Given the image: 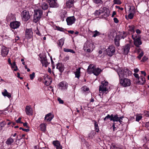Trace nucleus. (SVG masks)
Here are the masks:
<instances>
[{"instance_id":"338daca9","label":"nucleus","mask_w":149,"mask_h":149,"mask_svg":"<svg viewBox=\"0 0 149 149\" xmlns=\"http://www.w3.org/2000/svg\"><path fill=\"white\" fill-rule=\"evenodd\" d=\"M57 29L58 30L60 31H63V29L62 28H61L59 27H57Z\"/></svg>"},{"instance_id":"c756f323","label":"nucleus","mask_w":149,"mask_h":149,"mask_svg":"<svg viewBox=\"0 0 149 149\" xmlns=\"http://www.w3.org/2000/svg\"><path fill=\"white\" fill-rule=\"evenodd\" d=\"M65 39L63 38H62L59 40L58 42V46L61 47L63 45Z\"/></svg>"},{"instance_id":"2f4dec72","label":"nucleus","mask_w":149,"mask_h":149,"mask_svg":"<svg viewBox=\"0 0 149 149\" xmlns=\"http://www.w3.org/2000/svg\"><path fill=\"white\" fill-rule=\"evenodd\" d=\"M80 68H79L76 70V71L74 72L75 77L79 78L80 76Z\"/></svg>"},{"instance_id":"423d86ee","label":"nucleus","mask_w":149,"mask_h":149,"mask_svg":"<svg viewBox=\"0 0 149 149\" xmlns=\"http://www.w3.org/2000/svg\"><path fill=\"white\" fill-rule=\"evenodd\" d=\"M108 82L107 81H103L101 84L99 86V91L100 93H104L108 91L109 87L108 86Z\"/></svg>"},{"instance_id":"e2e57ef3","label":"nucleus","mask_w":149,"mask_h":149,"mask_svg":"<svg viewBox=\"0 0 149 149\" xmlns=\"http://www.w3.org/2000/svg\"><path fill=\"white\" fill-rule=\"evenodd\" d=\"M115 123H113L112 127L113 128V131H114L116 130V127H115Z\"/></svg>"},{"instance_id":"bf43d9fd","label":"nucleus","mask_w":149,"mask_h":149,"mask_svg":"<svg viewBox=\"0 0 149 149\" xmlns=\"http://www.w3.org/2000/svg\"><path fill=\"white\" fill-rule=\"evenodd\" d=\"M23 124V126H24V127H26L28 128V129H29V126H28L27 125V123H26V122L24 123H22Z\"/></svg>"},{"instance_id":"a18cd8bd","label":"nucleus","mask_w":149,"mask_h":149,"mask_svg":"<svg viewBox=\"0 0 149 149\" xmlns=\"http://www.w3.org/2000/svg\"><path fill=\"white\" fill-rule=\"evenodd\" d=\"M135 51L138 54L140 52H141L142 50L140 48H139V47H137L135 49Z\"/></svg>"},{"instance_id":"c9c22d12","label":"nucleus","mask_w":149,"mask_h":149,"mask_svg":"<svg viewBox=\"0 0 149 149\" xmlns=\"http://www.w3.org/2000/svg\"><path fill=\"white\" fill-rule=\"evenodd\" d=\"M94 127L95 129L97 132H98L99 131V128L98 124L97 123V122L96 120H94Z\"/></svg>"},{"instance_id":"79ce46f5","label":"nucleus","mask_w":149,"mask_h":149,"mask_svg":"<svg viewBox=\"0 0 149 149\" xmlns=\"http://www.w3.org/2000/svg\"><path fill=\"white\" fill-rule=\"evenodd\" d=\"M94 1L96 4L98 5L102 4V3L101 0H95Z\"/></svg>"},{"instance_id":"aec40b11","label":"nucleus","mask_w":149,"mask_h":149,"mask_svg":"<svg viewBox=\"0 0 149 149\" xmlns=\"http://www.w3.org/2000/svg\"><path fill=\"white\" fill-rule=\"evenodd\" d=\"M132 8H133L132 10L130 11L131 9L132 8V7H130L129 9V11H129V13H130L128 16L129 18L130 19H132L134 17V14L135 13V10H134V9L133 8V7H132Z\"/></svg>"},{"instance_id":"9b49d317","label":"nucleus","mask_w":149,"mask_h":149,"mask_svg":"<svg viewBox=\"0 0 149 149\" xmlns=\"http://www.w3.org/2000/svg\"><path fill=\"white\" fill-rule=\"evenodd\" d=\"M76 20V19L74 16L68 17L66 19V21L67 25L70 26L74 23Z\"/></svg>"},{"instance_id":"ea45409f","label":"nucleus","mask_w":149,"mask_h":149,"mask_svg":"<svg viewBox=\"0 0 149 149\" xmlns=\"http://www.w3.org/2000/svg\"><path fill=\"white\" fill-rule=\"evenodd\" d=\"M63 50L65 52H70L72 53H75V52L72 49L68 48H64Z\"/></svg>"},{"instance_id":"b1692460","label":"nucleus","mask_w":149,"mask_h":149,"mask_svg":"<svg viewBox=\"0 0 149 149\" xmlns=\"http://www.w3.org/2000/svg\"><path fill=\"white\" fill-rule=\"evenodd\" d=\"M115 117V115H114L113 114L110 115L109 114H108L104 118V121H106L107 119H110V120L112 121L113 122L114 118Z\"/></svg>"},{"instance_id":"f704fd0d","label":"nucleus","mask_w":149,"mask_h":149,"mask_svg":"<svg viewBox=\"0 0 149 149\" xmlns=\"http://www.w3.org/2000/svg\"><path fill=\"white\" fill-rule=\"evenodd\" d=\"M40 129L42 131L44 132L46 129V125L45 124H41L40 125Z\"/></svg>"},{"instance_id":"9d476101","label":"nucleus","mask_w":149,"mask_h":149,"mask_svg":"<svg viewBox=\"0 0 149 149\" xmlns=\"http://www.w3.org/2000/svg\"><path fill=\"white\" fill-rule=\"evenodd\" d=\"M21 16L22 19L25 21L28 20L30 17V15L29 14V12L26 10L22 11L21 13Z\"/></svg>"},{"instance_id":"8fccbe9b","label":"nucleus","mask_w":149,"mask_h":149,"mask_svg":"<svg viewBox=\"0 0 149 149\" xmlns=\"http://www.w3.org/2000/svg\"><path fill=\"white\" fill-rule=\"evenodd\" d=\"M19 129L20 130H22L23 131L26 132H28L29 131V129H24L22 127H20Z\"/></svg>"},{"instance_id":"473e14b6","label":"nucleus","mask_w":149,"mask_h":149,"mask_svg":"<svg viewBox=\"0 0 149 149\" xmlns=\"http://www.w3.org/2000/svg\"><path fill=\"white\" fill-rule=\"evenodd\" d=\"M118 121L120 123V124H122V120L119 119L118 115L117 114H116V115H115V117L113 120V122Z\"/></svg>"},{"instance_id":"09e8293b","label":"nucleus","mask_w":149,"mask_h":149,"mask_svg":"<svg viewBox=\"0 0 149 149\" xmlns=\"http://www.w3.org/2000/svg\"><path fill=\"white\" fill-rule=\"evenodd\" d=\"M61 19L62 21L64 20V18L65 17V15L64 14H61Z\"/></svg>"},{"instance_id":"4be33fe9","label":"nucleus","mask_w":149,"mask_h":149,"mask_svg":"<svg viewBox=\"0 0 149 149\" xmlns=\"http://www.w3.org/2000/svg\"><path fill=\"white\" fill-rule=\"evenodd\" d=\"M120 37L119 35H117L114 39L115 44L117 47H119L120 46Z\"/></svg>"},{"instance_id":"de8ad7c7","label":"nucleus","mask_w":149,"mask_h":149,"mask_svg":"<svg viewBox=\"0 0 149 149\" xmlns=\"http://www.w3.org/2000/svg\"><path fill=\"white\" fill-rule=\"evenodd\" d=\"M35 73L34 72L32 73L30 75V78L31 80H33L35 77Z\"/></svg>"},{"instance_id":"6e6d98bb","label":"nucleus","mask_w":149,"mask_h":149,"mask_svg":"<svg viewBox=\"0 0 149 149\" xmlns=\"http://www.w3.org/2000/svg\"><path fill=\"white\" fill-rule=\"evenodd\" d=\"M111 149H121L115 146H113L111 147Z\"/></svg>"},{"instance_id":"f3484780","label":"nucleus","mask_w":149,"mask_h":149,"mask_svg":"<svg viewBox=\"0 0 149 149\" xmlns=\"http://www.w3.org/2000/svg\"><path fill=\"white\" fill-rule=\"evenodd\" d=\"M52 143L56 149H62V146L59 141L57 140L53 141Z\"/></svg>"},{"instance_id":"393cba45","label":"nucleus","mask_w":149,"mask_h":149,"mask_svg":"<svg viewBox=\"0 0 149 149\" xmlns=\"http://www.w3.org/2000/svg\"><path fill=\"white\" fill-rule=\"evenodd\" d=\"M74 0H69L66 3L67 6L68 8H70L73 5Z\"/></svg>"},{"instance_id":"3c124183","label":"nucleus","mask_w":149,"mask_h":149,"mask_svg":"<svg viewBox=\"0 0 149 149\" xmlns=\"http://www.w3.org/2000/svg\"><path fill=\"white\" fill-rule=\"evenodd\" d=\"M144 115L146 117H149V111H146L144 112Z\"/></svg>"},{"instance_id":"680f3d73","label":"nucleus","mask_w":149,"mask_h":149,"mask_svg":"<svg viewBox=\"0 0 149 149\" xmlns=\"http://www.w3.org/2000/svg\"><path fill=\"white\" fill-rule=\"evenodd\" d=\"M145 126L148 128V129L149 130V122L146 123Z\"/></svg>"},{"instance_id":"2eb2a0df","label":"nucleus","mask_w":149,"mask_h":149,"mask_svg":"<svg viewBox=\"0 0 149 149\" xmlns=\"http://www.w3.org/2000/svg\"><path fill=\"white\" fill-rule=\"evenodd\" d=\"M49 3L50 7H56L58 5L56 2V0H46Z\"/></svg>"},{"instance_id":"a211bd4d","label":"nucleus","mask_w":149,"mask_h":149,"mask_svg":"<svg viewBox=\"0 0 149 149\" xmlns=\"http://www.w3.org/2000/svg\"><path fill=\"white\" fill-rule=\"evenodd\" d=\"M40 58L41 59V61L42 65L45 66V67H47L49 63L47 62L46 57L45 56L40 57Z\"/></svg>"},{"instance_id":"f8f14e48","label":"nucleus","mask_w":149,"mask_h":149,"mask_svg":"<svg viewBox=\"0 0 149 149\" xmlns=\"http://www.w3.org/2000/svg\"><path fill=\"white\" fill-rule=\"evenodd\" d=\"M130 48V45L129 44H127L123 46L122 49L123 54L125 55L127 54L129 52Z\"/></svg>"},{"instance_id":"72a5a7b5","label":"nucleus","mask_w":149,"mask_h":149,"mask_svg":"<svg viewBox=\"0 0 149 149\" xmlns=\"http://www.w3.org/2000/svg\"><path fill=\"white\" fill-rule=\"evenodd\" d=\"M48 5L45 3H43L41 5L42 9H43V10L47 9L48 8Z\"/></svg>"},{"instance_id":"58836bf2","label":"nucleus","mask_w":149,"mask_h":149,"mask_svg":"<svg viewBox=\"0 0 149 149\" xmlns=\"http://www.w3.org/2000/svg\"><path fill=\"white\" fill-rule=\"evenodd\" d=\"M121 38L124 39L127 36V33L125 31H123L120 34Z\"/></svg>"},{"instance_id":"f257e3e1","label":"nucleus","mask_w":149,"mask_h":149,"mask_svg":"<svg viewBox=\"0 0 149 149\" xmlns=\"http://www.w3.org/2000/svg\"><path fill=\"white\" fill-rule=\"evenodd\" d=\"M117 73L119 78H123L127 77L132 74V72L127 68H124L123 70L119 69L117 70Z\"/></svg>"},{"instance_id":"13d9d810","label":"nucleus","mask_w":149,"mask_h":149,"mask_svg":"<svg viewBox=\"0 0 149 149\" xmlns=\"http://www.w3.org/2000/svg\"><path fill=\"white\" fill-rule=\"evenodd\" d=\"M148 59V58L146 56H144L142 58V60L141 61L144 62Z\"/></svg>"},{"instance_id":"bb28decb","label":"nucleus","mask_w":149,"mask_h":149,"mask_svg":"<svg viewBox=\"0 0 149 149\" xmlns=\"http://www.w3.org/2000/svg\"><path fill=\"white\" fill-rule=\"evenodd\" d=\"M145 81L146 79L145 78L142 76H141L140 77V79L138 80V83L140 84L143 85L145 83Z\"/></svg>"},{"instance_id":"cd10ccee","label":"nucleus","mask_w":149,"mask_h":149,"mask_svg":"<svg viewBox=\"0 0 149 149\" xmlns=\"http://www.w3.org/2000/svg\"><path fill=\"white\" fill-rule=\"evenodd\" d=\"M2 95L4 96H7L8 98H10L11 97V95L10 93H8L6 89H4V91L2 92Z\"/></svg>"},{"instance_id":"412c9836","label":"nucleus","mask_w":149,"mask_h":149,"mask_svg":"<svg viewBox=\"0 0 149 149\" xmlns=\"http://www.w3.org/2000/svg\"><path fill=\"white\" fill-rule=\"evenodd\" d=\"M53 118L54 115H52L51 113H49L45 116V120L49 122L51 121Z\"/></svg>"},{"instance_id":"0eeeda50","label":"nucleus","mask_w":149,"mask_h":149,"mask_svg":"<svg viewBox=\"0 0 149 149\" xmlns=\"http://www.w3.org/2000/svg\"><path fill=\"white\" fill-rule=\"evenodd\" d=\"M94 48V45L93 43L89 42H86L85 43L84 49L85 51L89 53L91 51H93Z\"/></svg>"},{"instance_id":"4c0bfd02","label":"nucleus","mask_w":149,"mask_h":149,"mask_svg":"<svg viewBox=\"0 0 149 149\" xmlns=\"http://www.w3.org/2000/svg\"><path fill=\"white\" fill-rule=\"evenodd\" d=\"M93 33H94V34L93 36V37H95L97 36H99L101 34L100 32L97 31V30H95L93 31Z\"/></svg>"},{"instance_id":"7ed1b4c3","label":"nucleus","mask_w":149,"mask_h":149,"mask_svg":"<svg viewBox=\"0 0 149 149\" xmlns=\"http://www.w3.org/2000/svg\"><path fill=\"white\" fill-rule=\"evenodd\" d=\"M92 64H90L88 66L87 71L89 74L93 73L94 75L97 76L99 75L101 72V70L99 68H96Z\"/></svg>"},{"instance_id":"dca6fc26","label":"nucleus","mask_w":149,"mask_h":149,"mask_svg":"<svg viewBox=\"0 0 149 149\" xmlns=\"http://www.w3.org/2000/svg\"><path fill=\"white\" fill-rule=\"evenodd\" d=\"M20 23L17 21H15L10 23V26L12 29H15L18 28L20 25Z\"/></svg>"},{"instance_id":"39448f33","label":"nucleus","mask_w":149,"mask_h":149,"mask_svg":"<svg viewBox=\"0 0 149 149\" xmlns=\"http://www.w3.org/2000/svg\"><path fill=\"white\" fill-rule=\"evenodd\" d=\"M119 82L121 85L124 87L130 86L131 82V80L129 79L125 78H119Z\"/></svg>"},{"instance_id":"f03ea898","label":"nucleus","mask_w":149,"mask_h":149,"mask_svg":"<svg viewBox=\"0 0 149 149\" xmlns=\"http://www.w3.org/2000/svg\"><path fill=\"white\" fill-rule=\"evenodd\" d=\"M102 13H104L102 15L103 17L106 18L107 17L109 14V9L106 7H103L99 10H96L95 12V15H99Z\"/></svg>"},{"instance_id":"4d7b16f0","label":"nucleus","mask_w":149,"mask_h":149,"mask_svg":"<svg viewBox=\"0 0 149 149\" xmlns=\"http://www.w3.org/2000/svg\"><path fill=\"white\" fill-rule=\"evenodd\" d=\"M19 36H17L14 40H13L14 42H16L17 41L19 40Z\"/></svg>"},{"instance_id":"e433bc0d","label":"nucleus","mask_w":149,"mask_h":149,"mask_svg":"<svg viewBox=\"0 0 149 149\" xmlns=\"http://www.w3.org/2000/svg\"><path fill=\"white\" fill-rule=\"evenodd\" d=\"M128 30L132 32H134L135 27L133 25L129 26H128Z\"/></svg>"},{"instance_id":"20e7f679","label":"nucleus","mask_w":149,"mask_h":149,"mask_svg":"<svg viewBox=\"0 0 149 149\" xmlns=\"http://www.w3.org/2000/svg\"><path fill=\"white\" fill-rule=\"evenodd\" d=\"M43 12L40 9H38L34 10L33 22L36 23L38 22L42 16Z\"/></svg>"},{"instance_id":"7c9ffc66","label":"nucleus","mask_w":149,"mask_h":149,"mask_svg":"<svg viewBox=\"0 0 149 149\" xmlns=\"http://www.w3.org/2000/svg\"><path fill=\"white\" fill-rule=\"evenodd\" d=\"M45 80L44 83L47 86L49 85L52 82L51 79L48 77L45 78Z\"/></svg>"},{"instance_id":"5701e85b","label":"nucleus","mask_w":149,"mask_h":149,"mask_svg":"<svg viewBox=\"0 0 149 149\" xmlns=\"http://www.w3.org/2000/svg\"><path fill=\"white\" fill-rule=\"evenodd\" d=\"M26 114L28 115H32V109L29 106H26L25 109Z\"/></svg>"},{"instance_id":"6e6552de","label":"nucleus","mask_w":149,"mask_h":149,"mask_svg":"<svg viewBox=\"0 0 149 149\" xmlns=\"http://www.w3.org/2000/svg\"><path fill=\"white\" fill-rule=\"evenodd\" d=\"M132 38L134 40V44L137 47H139V45L142 44L141 39L137 35H132Z\"/></svg>"},{"instance_id":"c85d7f7f","label":"nucleus","mask_w":149,"mask_h":149,"mask_svg":"<svg viewBox=\"0 0 149 149\" xmlns=\"http://www.w3.org/2000/svg\"><path fill=\"white\" fill-rule=\"evenodd\" d=\"M14 141V139L10 137L8 138L6 142V143L8 145H10Z\"/></svg>"},{"instance_id":"a878e982","label":"nucleus","mask_w":149,"mask_h":149,"mask_svg":"<svg viewBox=\"0 0 149 149\" xmlns=\"http://www.w3.org/2000/svg\"><path fill=\"white\" fill-rule=\"evenodd\" d=\"M56 68L58 69L60 72H62L64 70V68L62 64L60 63H58L56 64Z\"/></svg>"},{"instance_id":"49530a36","label":"nucleus","mask_w":149,"mask_h":149,"mask_svg":"<svg viewBox=\"0 0 149 149\" xmlns=\"http://www.w3.org/2000/svg\"><path fill=\"white\" fill-rule=\"evenodd\" d=\"M144 54L143 52H141L140 54L138 56H137V57L138 58L139 60H140L141 59V57L143 56Z\"/></svg>"},{"instance_id":"4468645a","label":"nucleus","mask_w":149,"mask_h":149,"mask_svg":"<svg viewBox=\"0 0 149 149\" xmlns=\"http://www.w3.org/2000/svg\"><path fill=\"white\" fill-rule=\"evenodd\" d=\"M68 84L66 82L62 81L59 83L58 86L60 89L65 90L68 88Z\"/></svg>"},{"instance_id":"0e129e2a","label":"nucleus","mask_w":149,"mask_h":149,"mask_svg":"<svg viewBox=\"0 0 149 149\" xmlns=\"http://www.w3.org/2000/svg\"><path fill=\"white\" fill-rule=\"evenodd\" d=\"M35 32H36V33L38 35L40 36L41 35L39 31H38V29H37V30H36L35 31Z\"/></svg>"},{"instance_id":"6ab92c4d","label":"nucleus","mask_w":149,"mask_h":149,"mask_svg":"<svg viewBox=\"0 0 149 149\" xmlns=\"http://www.w3.org/2000/svg\"><path fill=\"white\" fill-rule=\"evenodd\" d=\"M9 50L8 49L5 47L2 48L1 52L2 56H6L8 54Z\"/></svg>"},{"instance_id":"603ef678","label":"nucleus","mask_w":149,"mask_h":149,"mask_svg":"<svg viewBox=\"0 0 149 149\" xmlns=\"http://www.w3.org/2000/svg\"><path fill=\"white\" fill-rule=\"evenodd\" d=\"M134 77L137 79L138 80H139L140 79V77H139V74H137L134 73Z\"/></svg>"},{"instance_id":"774afa93","label":"nucleus","mask_w":149,"mask_h":149,"mask_svg":"<svg viewBox=\"0 0 149 149\" xmlns=\"http://www.w3.org/2000/svg\"><path fill=\"white\" fill-rule=\"evenodd\" d=\"M141 74H143L144 76H145L146 75V72L144 71H141Z\"/></svg>"},{"instance_id":"ddd939ff","label":"nucleus","mask_w":149,"mask_h":149,"mask_svg":"<svg viewBox=\"0 0 149 149\" xmlns=\"http://www.w3.org/2000/svg\"><path fill=\"white\" fill-rule=\"evenodd\" d=\"M33 33L31 29H26L25 31V36L28 39L31 38L33 36Z\"/></svg>"},{"instance_id":"052dcab7","label":"nucleus","mask_w":149,"mask_h":149,"mask_svg":"<svg viewBox=\"0 0 149 149\" xmlns=\"http://www.w3.org/2000/svg\"><path fill=\"white\" fill-rule=\"evenodd\" d=\"M113 20H114V22L115 23H118V21H119L118 20L117 18H116V17L114 18Z\"/></svg>"},{"instance_id":"69168bd1","label":"nucleus","mask_w":149,"mask_h":149,"mask_svg":"<svg viewBox=\"0 0 149 149\" xmlns=\"http://www.w3.org/2000/svg\"><path fill=\"white\" fill-rule=\"evenodd\" d=\"M116 8L119 9H120L121 10H123V8L122 7H120L119 6H115Z\"/></svg>"},{"instance_id":"a19ab883","label":"nucleus","mask_w":149,"mask_h":149,"mask_svg":"<svg viewBox=\"0 0 149 149\" xmlns=\"http://www.w3.org/2000/svg\"><path fill=\"white\" fill-rule=\"evenodd\" d=\"M95 134V133L94 131H91V132L88 134V136L89 138H92L93 136H94Z\"/></svg>"},{"instance_id":"37998d69","label":"nucleus","mask_w":149,"mask_h":149,"mask_svg":"<svg viewBox=\"0 0 149 149\" xmlns=\"http://www.w3.org/2000/svg\"><path fill=\"white\" fill-rule=\"evenodd\" d=\"M113 1L115 4L120 5L122 3L121 1L120 0H114Z\"/></svg>"},{"instance_id":"5fc2aeb1","label":"nucleus","mask_w":149,"mask_h":149,"mask_svg":"<svg viewBox=\"0 0 149 149\" xmlns=\"http://www.w3.org/2000/svg\"><path fill=\"white\" fill-rule=\"evenodd\" d=\"M21 118H19L18 119L16 120V122L17 123H23V122L21 121Z\"/></svg>"},{"instance_id":"1a4fd4ad","label":"nucleus","mask_w":149,"mask_h":149,"mask_svg":"<svg viewBox=\"0 0 149 149\" xmlns=\"http://www.w3.org/2000/svg\"><path fill=\"white\" fill-rule=\"evenodd\" d=\"M106 50L107 54L110 56L113 55L116 51L115 47L113 45L109 46Z\"/></svg>"},{"instance_id":"864d4df0","label":"nucleus","mask_w":149,"mask_h":149,"mask_svg":"<svg viewBox=\"0 0 149 149\" xmlns=\"http://www.w3.org/2000/svg\"><path fill=\"white\" fill-rule=\"evenodd\" d=\"M58 100L60 104H63L64 103L63 101L62 100H61L60 97L58 98Z\"/></svg>"},{"instance_id":"c03bdc74","label":"nucleus","mask_w":149,"mask_h":149,"mask_svg":"<svg viewBox=\"0 0 149 149\" xmlns=\"http://www.w3.org/2000/svg\"><path fill=\"white\" fill-rule=\"evenodd\" d=\"M142 118L141 115H137L136 117V121L139 122Z\"/></svg>"}]
</instances>
